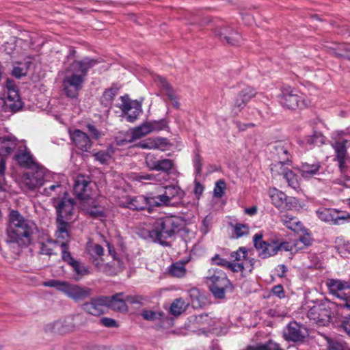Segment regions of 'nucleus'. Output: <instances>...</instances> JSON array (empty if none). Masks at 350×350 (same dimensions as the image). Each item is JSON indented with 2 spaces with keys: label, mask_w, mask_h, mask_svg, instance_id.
I'll return each mask as SVG.
<instances>
[{
  "label": "nucleus",
  "mask_w": 350,
  "mask_h": 350,
  "mask_svg": "<svg viewBox=\"0 0 350 350\" xmlns=\"http://www.w3.org/2000/svg\"><path fill=\"white\" fill-rule=\"evenodd\" d=\"M55 206L57 210V221H67L70 223L74 216V201L72 199L65 196L62 199L55 202Z\"/></svg>",
  "instance_id": "nucleus-14"
},
{
  "label": "nucleus",
  "mask_w": 350,
  "mask_h": 350,
  "mask_svg": "<svg viewBox=\"0 0 350 350\" xmlns=\"http://www.w3.org/2000/svg\"><path fill=\"white\" fill-rule=\"evenodd\" d=\"M308 335L306 327L296 321L290 322L283 329V337L288 342L302 343Z\"/></svg>",
  "instance_id": "nucleus-9"
},
{
  "label": "nucleus",
  "mask_w": 350,
  "mask_h": 350,
  "mask_svg": "<svg viewBox=\"0 0 350 350\" xmlns=\"http://www.w3.org/2000/svg\"><path fill=\"white\" fill-rule=\"evenodd\" d=\"M211 228V218L206 216L203 220L200 231L203 234H207Z\"/></svg>",
  "instance_id": "nucleus-63"
},
{
  "label": "nucleus",
  "mask_w": 350,
  "mask_h": 350,
  "mask_svg": "<svg viewBox=\"0 0 350 350\" xmlns=\"http://www.w3.org/2000/svg\"><path fill=\"white\" fill-rule=\"evenodd\" d=\"M212 262L215 265H221L225 267H229L232 269L231 262L221 258L219 255H215L212 258Z\"/></svg>",
  "instance_id": "nucleus-62"
},
{
  "label": "nucleus",
  "mask_w": 350,
  "mask_h": 350,
  "mask_svg": "<svg viewBox=\"0 0 350 350\" xmlns=\"http://www.w3.org/2000/svg\"><path fill=\"white\" fill-rule=\"evenodd\" d=\"M322 169L321 163L319 161H314L313 163H302L298 170L304 178L309 179L319 175Z\"/></svg>",
  "instance_id": "nucleus-26"
},
{
  "label": "nucleus",
  "mask_w": 350,
  "mask_h": 350,
  "mask_svg": "<svg viewBox=\"0 0 350 350\" xmlns=\"http://www.w3.org/2000/svg\"><path fill=\"white\" fill-rule=\"evenodd\" d=\"M284 224L289 229L299 232L301 230L302 225L299 221L297 220V218L290 215H284L282 219Z\"/></svg>",
  "instance_id": "nucleus-42"
},
{
  "label": "nucleus",
  "mask_w": 350,
  "mask_h": 350,
  "mask_svg": "<svg viewBox=\"0 0 350 350\" xmlns=\"http://www.w3.org/2000/svg\"><path fill=\"white\" fill-rule=\"evenodd\" d=\"M97 61L84 58L81 61L72 62L65 72L62 81V87L66 95L70 98L77 96L85 82L90 68L94 66Z\"/></svg>",
  "instance_id": "nucleus-2"
},
{
  "label": "nucleus",
  "mask_w": 350,
  "mask_h": 350,
  "mask_svg": "<svg viewBox=\"0 0 350 350\" xmlns=\"http://www.w3.org/2000/svg\"><path fill=\"white\" fill-rule=\"evenodd\" d=\"M276 243V254L280 251H285L290 252L291 253H294V247L293 245V242L288 241H279L278 239H275Z\"/></svg>",
  "instance_id": "nucleus-51"
},
{
  "label": "nucleus",
  "mask_w": 350,
  "mask_h": 350,
  "mask_svg": "<svg viewBox=\"0 0 350 350\" xmlns=\"http://www.w3.org/2000/svg\"><path fill=\"white\" fill-rule=\"evenodd\" d=\"M194 322L202 332L211 330L215 324V321L206 314L196 316Z\"/></svg>",
  "instance_id": "nucleus-38"
},
{
  "label": "nucleus",
  "mask_w": 350,
  "mask_h": 350,
  "mask_svg": "<svg viewBox=\"0 0 350 350\" xmlns=\"http://www.w3.org/2000/svg\"><path fill=\"white\" fill-rule=\"evenodd\" d=\"M116 94L117 91L114 89H108L105 90L101 98L102 103L106 106L110 105L113 100Z\"/></svg>",
  "instance_id": "nucleus-52"
},
{
  "label": "nucleus",
  "mask_w": 350,
  "mask_h": 350,
  "mask_svg": "<svg viewBox=\"0 0 350 350\" xmlns=\"http://www.w3.org/2000/svg\"><path fill=\"white\" fill-rule=\"evenodd\" d=\"M69 223L67 221H57V230L55 232L56 240L57 245L62 248V243H65V250L68 251V242L70 241V235L68 232V225Z\"/></svg>",
  "instance_id": "nucleus-27"
},
{
  "label": "nucleus",
  "mask_w": 350,
  "mask_h": 350,
  "mask_svg": "<svg viewBox=\"0 0 350 350\" xmlns=\"http://www.w3.org/2000/svg\"><path fill=\"white\" fill-rule=\"evenodd\" d=\"M63 293L75 301L83 300L90 295V289L66 282Z\"/></svg>",
  "instance_id": "nucleus-21"
},
{
  "label": "nucleus",
  "mask_w": 350,
  "mask_h": 350,
  "mask_svg": "<svg viewBox=\"0 0 350 350\" xmlns=\"http://www.w3.org/2000/svg\"><path fill=\"white\" fill-rule=\"evenodd\" d=\"M82 207L83 211L93 218L100 219L105 216L104 209L95 200L83 202Z\"/></svg>",
  "instance_id": "nucleus-28"
},
{
  "label": "nucleus",
  "mask_w": 350,
  "mask_h": 350,
  "mask_svg": "<svg viewBox=\"0 0 350 350\" xmlns=\"http://www.w3.org/2000/svg\"><path fill=\"white\" fill-rule=\"evenodd\" d=\"M150 133H152L151 129L149 126L148 122H146L142 124V125H140L137 127H135V129H133L131 131V138L129 139L124 140L122 142H118V144L123 145L124 142H132L133 141H135L138 139H140V138L147 135L148 134H149Z\"/></svg>",
  "instance_id": "nucleus-34"
},
{
  "label": "nucleus",
  "mask_w": 350,
  "mask_h": 350,
  "mask_svg": "<svg viewBox=\"0 0 350 350\" xmlns=\"http://www.w3.org/2000/svg\"><path fill=\"white\" fill-rule=\"evenodd\" d=\"M226 183L223 180H219L215 183V185L213 190V196L215 198H220L224 194V191L226 189Z\"/></svg>",
  "instance_id": "nucleus-53"
},
{
  "label": "nucleus",
  "mask_w": 350,
  "mask_h": 350,
  "mask_svg": "<svg viewBox=\"0 0 350 350\" xmlns=\"http://www.w3.org/2000/svg\"><path fill=\"white\" fill-rule=\"evenodd\" d=\"M253 243L258 256L262 258H267L276 255L275 239L263 240L262 232H258L253 237Z\"/></svg>",
  "instance_id": "nucleus-10"
},
{
  "label": "nucleus",
  "mask_w": 350,
  "mask_h": 350,
  "mask_svg": "<svg viewBox=\"0 0 350 350\" xmlns=\"http://www.w3.org/2000/svg\"><path fill=\"white\" fill-rule=\"evenodd\" d=\"M30 170L23 175V183L28 189L32 190L43 185L46 170L39 165Z\"/></svg>",
  "instance_id": "nucleus-13"
},
{
  "label": "nucleus",
  "mask_w": 350,
  "mask_h": 350,
  "mask_svg": "<svg viewBox=\"0 0 350 350\" xmlns=\"http://www.w3.org/2000/svg\"><path fill=\"white\" fill-rule=\"evenodd\" d=\"M122 103L119 108L122 110L126 120L130 122H135L142 113V105L137 100H131L127 96L120 97Z\"/></svg>",
  "instance_id": "nucleus-12"
},
{
  "label": "nucleus",
  "mask_w": 350,
  "mask_h": 350,
  "mask_svg": "<svg viewBox=\"0 0 350 350\" xmlns=\"http://www.w3.org/2000/svg\"><path fill=\"white\" fill-rule=\"evenodd\" d=\"M169 273L177 278H182L186 275L187 270L185 263L177 262L172 264L168 269Z\"/></svg>",
  "instance_id": "nucleus-43"
},
{
  "label": "nucleus",
  "mask_w": 350,
  "mask_h": 350,
  "mask_svg": "<svg viewBox=\"0 0 350 350\" xmlns=\"http://www.w3.org/2000/svg\"><path fill=\"white\" fill-rule=\"evenodd\" d=\"M284 178L286 179L289 187L294 189H297L299 187L298 177L291 170L286 172Z\"/></svg>",
  "instance_id": "nucleus-48"
},
{
  "label": "nucleus",
  "mask_w": 350,
  "mask_h": 350,
  "mask_svg": "<svg viewBox=\"0 0 350 350\" xmlns=\"http://www.w3.org/2000/svg\"><path fill=\"white\" fill-rule=\"evenodd\" d=\"M152 197H146L144 196H126L124 201L120 202V205L127 207L132 210H150L155 206L152 203Z\"/></svg>",
  "instance_id": "nucleus-15"
},
{
  "label": "nucleus",
  "mask_w": 350,
  "mask_h": 350,
  "mask_svg": "<svg viewBox=\"0 0 350 350\" xmlns=\"http://www.w3.org/2000/svg\"><path fill=\"white\" fill-rule=\"evenodd\" d=\"M206 282L214 297L218 299H223L226 290L231 287L226 273L220 269L210 270Z\"/></svg>",
  "instance_id": "nucleus-4"
},
{
  "label": "nucleus",
  "mask_w": 350,
  "mask_h": 350,
  "mask_svg": "<svg viewBox=\"0 0 350 350\" xmlns=\"http://www.w3.org/2000/svg\"><path fill=\"white\" fill-rule=\"evenodd\" d=\"M37 232V225L33 220L25 217L18 211L10 212L7 228L8 242L16 243L21 247L27 246Z\"/></svg>",
  "instance_id": "nucleus-1"
},
{
  "label": "nucleus",
  "mask_w": 350,
  "mask_h": 350,
  "mask_svg": "<svg viewBox=\"0 0 350 350\" xmlns=\"http://www.w3.org/2000/svg\"><path fill=\"white\" fill-rule=\"evenodd\" d=\"M318 217L323 221L331 224H340V221L350 219V214L339 216L338 211L334 208H322L317 211Z\"/></svg>",
  "instance_id": "nucleus-22"
},
{
  "label": "nucleus",
  "mask_w": 350,
  "mask_h": 350,
  "mask_svg": "<svg viewBox=\"0 0 350 350\" xmlns=\"http://www.w3.org/2000/svg\"><path fill=\"white\" fill-rule=\"evenodd\" d=\"M272 204L277 208L282 210L284 206L286 195L276 188H272L269 191Z\"/></svg>",
  "instance_id": "nucleus-37"
},
{
  "label": "nucleus",
  "mask_w": 350,
  "mask_h": 350,
  "mask_svg": "<svg viewBox=\"0 0 350 350\" xmlns=\"http://www.w3.org/2000/svg\"><path fill=\"white\" fill-rule=\"evenodd\" d=\"M186 309V304L182 298L176 299L171 304L170 312L174 316H178Z\"/></svg>",
  "instance_id": "nucleus-44"
},
{
  "label": "nucleus",
  "mask_w": 350,
  "mask_h": 350,
  "mask_svg": "<svg viewBox=\"0 0 350 350\" xmlns=\"http://www.w3.org/2000/svg\"><path fill=\"white\" fill-rule=\"evenodd\" d=\"M3 98L5 107L12 111L19 110L22 107V101L14 82L10 79L6 81Z\"/></svg>",
  "instance_id": "nucleus-8"
},
{
  "label": "nucleus",
  "mask_w": 350,
  "mask_h": 350,
  "mask_svg": "<svg viewBox=\"0 0 350 350\" xmlns=\"http://www.w3.org/2000/svg\"><path fill=\"white\" fill-rule=\"evenodd\" d=\"M167 175H163L161 174H139L137 179L139 180H148L150 183H163L167 180Z\"/></svg>",
  "instance_id": "nucleus-41"
},
{
  "label": "nucleus",
  "mask_w": 350,
  "mask_h": 350,
  "mask_svg": "<svg viewBox=\"0 0 350 350\" xmlns=\"http://www.w3.org/2000/svg\"><path fill=\"white\" fill-rule=\"evenodd\" d=\"M167 139L163 137L148 138L140 142L137 146L142 149H162L167 145Z\"/></svg>",
  "instance_id": "nucleus-32"
},
{
  "label": "nucleus",
  "mask_w": 350,
  "mask_h": 350,
  "mask_svg": "<svg viewBox=\"0 0 350 350\" xmlns=\"http://www.w3.org/2000/svg\"><path fill=\"white\" fill-rule=\"evenodd\" d=\"M148 123L151 129V132L162 131L167 127V122L165 120L148 122Z\"/></svg>",
  "instance_id": "nucleus-55"
},
{
  "label": "nucleus",
  "mask_w": 350,
  "mask_h": 350,
  "mask_svg": "<svg viewBox=\"0 0 350 350\" xmlns=\"http://www.w3.org/2000/svg\"><path fill=\"white\" fill-rule=\"evenodd\" d=\"M255 350H283L279 344L269 340L265 344L258 345L255 347Z\"/></svg>",
  "instance_id": "nucleus-56"
},
{
  "label": "nucleus",
  "mask_w": 350,
  "mask_h": 350,
  "mask_svg": "<svg viewBox=\"0 0 350 350\" xmlns=\"http://www.w3.org/2000/svg\"><path fill=\"white\" fill-rule=\"evenodd\" d=\"M17 146V140L14 137H0V156L6 157L11 154Z\"/></svg>",
  "instance_id": "nucleus-33"
},
{
  "label": "nucleus",
  "mask_w": 350,
  "mask_h": 350,
  "mask_svg": "<svg viewBox=\"0 0 350 350\" xmlns=\"http://www.w3.org/2000/svg\"><path fill=\"white\" fill-rule=\"evenodd\" d=\"M232 227L234 236L237 239L246 236L250 232V227L247 224L238 223Z\"/></svg>",
  "instance_id": "nucleus-47"
},
{
  "label": "nucleus",
  "mask_w": 350,
  "mask_h": 350,
  "mask_svg": "<svg viewBox=\"0 0 350 350\" xmlns=\"http://www.w3.org/2000/svg\"><path fill=\"white\" fill-rule=\"evenodd\" d=\"M107 245L108 247L109 254L113 258V266L115 267V270L113 271L112 273H115L116 271H118L122 268V262L120 258L117 256L113 247L111 245V244L109 243H107Z\"/></svg>",
  "instance_id": "nucleus-50"
},
{
  "label": "nucleus",
  "mask_w": 350,
  "mask_h": 350,
  "mask_svg": "<svg viewBox=\"0 0 350 350\" xmlns=\"http://www.w3.org/2000/svg\"><path fill=\"white\" fill-rule=\"evenodd\" d=\"M347 139L342 138L334 139L331 142V146L335 153V160L338 163L339 169L342 172H345L347 164L350 162V157L347 154Z\"/></svg>",
  "instance_id": "nucleus-11"
},
{
  "label": "nucleus",
  "mask_w": 350,
  "mask_h": 350,
  "mask_svg": "<svg viewBox=\"0 0 350 350\" xmlns=\"http://www.w3.org/2000/svg\"><path fill=\"white\" fill-rule=\"evenodd\" d=\"M247 251L245 247H240L236 252L231 254V257L235 262H231L232 270L234 272L243 270H252L253 266L251 260L247 259Z\"/></svg>",
  "instance_id": "nucleus-18"
},
{
  "label": "nucleus",
  "mask_w": 350,
  "mask_h": 350,
  "mask_svg": "<svg viewBox=\"0 0 350 350\" xmlns=\"http://www.w3.org/2000/svg\"><path fill=\"white\" fill-rule=\"evenodd\" d=\"M154 81L158 86L162 88L165 94L168 96L169 99L171 100L172 105L175 108L178 109L179 107L178 100L176 96V94L173 88L167 83L165 79L163 78L161 76L157 75L154 77Z\"/></svg>",
  "instance_id": "nucleus-30"
},
{
  "label": "nucleus",
  "mask_w": 350,
  "mask_h": 350,
  "mask_svg": "<svg viewBox=\"0 0 350 350\" xmlns=\"http://www.w3.org/2000/svg\"><path fill=\"white\" fill-rule=\"evenodd\" d=\"M86 250L90 256L92 263L98 269H101L104 250L102 246L97 243L89 242L87 244Z\"/></svg>",
  "instance_id": "nucleus-29"
},
{
  "label": "nucleus",
  "mask_w": 350,
  "mask_h": 350,
  "mask_svg": "<svg viewBox=\"0 0 350 350\" xmlns=\"http://www.w3.org/2000/svg\"><path fill=\"white\" fill-rule=\"evenodd\" d=\"M45 331L57 334L71 333L76 330V325L71 318L59 319L45 325Z\"/></svg>",
  "instance_id": "nucleus-17"
},
{
  "label": "nucleus",
  "mask_w": 350,
  "mask_h": 350,
  "mask_svg": "<svg viewBox=\"0 0 350 350\" xmlns=\"http://www.w3.org/2000/svg\"><path fill=\"white\" fill-rule=\"evenodd\" d=\"M174 163L171 159H164L159 160L157 165V171H162L164 172H168L173 167Z\"/></svg>",
  "instance_id": "nucleus-54"
},
{
  "label": "nucleus",
  "mask_w": 350,
  "mask_h": 350,
  "mask_svg": "<svg viewBox=\"0 0 350 350\" xmlns=\"http://www.w3.org/2000/svg\"><path fill=\"white\" fill-rule=\"evenodd\" d=\"M91 185L92 183L88 176L83 175L77 176L74 185V192L77 197L83 202L92 199Z\"/></svg>",
  "instance_id": "nucleus-16"
},
{
  "label": "nucleus",
  "mask_w": 350,
  "mask_h": 350,
  "mask_svg": "<svg viewBox=\"0 0 350 350\" xmlns=\"http://www.w3.org/2000/svg\"><path fill=\"white\" fill-rule=\"evenodd\" d=\"M123 293H117L111 297H108L107 308H110L114 310L126 311L127 309L125 300L122 298Z\"/></svg>",
  "instance_id": "nucleus-36"
},
{
  "label": "nucleus",
  "mask_w": 350,
  "mask_h": 350,
  "mask_svg": "<svg viewBox=\"0 0 350 350\" xmlns=\"http://www.w3.org/2000/svg\"><path fill=\"white\" fill-rule=\"evenodd\" d=\"M217 35L220 39L224 40L230 45H237L240 43L241 40V35L237 32L229 27H223L220 29Z\"/></svg>",
  "instance_id": "nucleus-31"
},
{
  "label": "nucleus",
  "mask_w": 350,
  "mask_h": 350,
  "mask_svg": "<svg viewBox=\"0 0 350 350\" xmlns=\"http://www.w3.org/2000/svg\"><path fill=\"white\" fill-rule=\"evenodd\" d=\"M17 46V42L15 41H11L6 42L4 46V51L5 52L10 55H12L14 57L16 56V54L18 53V51L16 49Z\"/></svg>",
  "instance_id": "nucleus-59"
},
{
  "label": "nucleus",
  "mask_w": 350,
  "mask_h": 350,
  "mask_svg": "<svg viewBox=\"0 0 350 350\" xmlns=\"http://www.w3.org/2000/svg\"><path fill=\"white\" fill-rule=\"evenodd\" d=\"M179 219L174 216L159 218L154 221L153 229L150 232V234L154 237L161 244H163V239L174 234L179 226Z\"/></svg>",
  "instance_id": "nucleus-3"
},
{
  "label": "nucleus",
  "mask_w": 350,
  "mask_h": 350,
  "mask_svg": "<svg viewBox=\"0 0 350 350\" xmlns=\"http://www.w3.org/2000/svg\"><path fill=\"white\" fill-rule=\"evenodd\" d=\"M326 284L330 293L340 299H342L350 291V282L348 281L329 279Z\"/></svg>",
  "instance_id": "nucleus-20"
},
{
  "label": "nucleus",
  "mask_w": 350,
  "mask_h": 350,
  "mask_svg": "<svg viewBox=\"0 0 350 350\" xmlns=\"http://www.w3.org/2000/svg\"><path fill=\"white\" fill-rule=\"evenodd\" d=\"M290 165V160L289 158H284V160H281L274 164L271 165V170L273 175H283L285 176L286 172H287L290 169L288 166Z\"/></svg>",
  "instance_id": "nucleus-40"
},
{
  "label": "nucleus",
  "mask_w": 350,
  "mask_h": 350,
  "mask_svg": "<svg viewBox=\"0 0 350 350\" xmlns=\"http://www.w3.org/2000/svg\"><path fill=\"white\" fill-rule=\"evenodd\" d=\"M280 104L290 109L304 108L309 105L305 95L291 87H284L279 96Z\"/></svg>",
  "instance_id": "nucleus-5"
},
{
  "label": "nucleus",
  "mask_w": 350,
  "mask_h": 350,
  "mask_svg": "<svg viewBox=\"0 0 350 350\" xmlns=\"http://www.w3.org/2000/svg\"><path fill=\"white\" fill-rule=\"evenodd\" d=\"M70 137L74 144L81 150L87 152L92 147V142L86 133L79 129L69 131Z\"/></svg>",
  "instance_id": "nucleus-24"
},
{
  "label": "nucleus",
  "mask_w": 350,
  "mask_h": 350,
  "mask_svg": "<svg viewBox=\"0 0 350 350\" xmlns=\"http://www.w3.org/2000/svg\"><path fill=\"white\" fill-rule=\"evenodd\" d=\"M113 153V151L111 149H108L95 153L94 157L100 164L105 165L111 160Z\"/></svg>",
  "instance_id": "nucleus-45"
},
{
  "label": "nucleus",
  "mask_w": 350,
  "mask_h": 350,
  "mask_svg": "<svg viewBox=\"0 0 350 350\" xmlns=\"http://www.w3.org/2000/svg\"><path fill=\"white\" fill-rule=\"evenodd\" d=\"M300 231L303 232V234L299 236V239L300 241L306 247L310 246L313 243V239L312 238L310 232L305 228H302Z\"/></svg>",
  "instance_id": "nucleus-57"
},
{
  "label": "nucleus",
  "mask_w": 350,
  "mask_h": 350,
  "mask_svg": "<svg viewBox=\"0 0 350 350\" xmlns=\"http://www.w3.org/2000/svg\"><path fill=\"white\" fill-rule=\"evenodd\" d=\"M164 314H165L162 311H153L151 310H144L141 313L144 319L150 321L163 319Z\"/></svg>",
  "instance_id": "nucleus-46"
},
{
  "label": "nucleus",
  "mask_w": 350,
  "mask_h": 350,
  "mask_svg": "<svg viewBox=\"0 0 350 350\" xmlns=\"http://www.w3.org/2000/svg\"><path fill=\"white\" fill-rule=\"evenodd\" d=\"M256 91L251 87L243 89L239 94L234 103V106L239 109H242L245 104L256 95Z\"/></svg>",
  "instance_id": "nucleus-35"
},
{
  "label": "nucleus",
  "mask_w": 350,
  "mask_h": 350,
  "mask_svg": "<svg viewBox=\"0 0 350 350\" xmlns=\"http://www.w3.org/2000/svg\"><path fill=\"white\" fill-rule=\"evenodd\" d=\"M17 163L24 167L31 169L38 165L25 145L18 146L17 153L15 155Z\"/></svg>",
  "instance_id": "nucleus-23"
},
{
  "label": "nucleus",
  "mask_w": 350,
  "mask_h": 350,
  "mask_svg": "<svg viewBox=\"0 0 350 350\" xmlns=\"http://www.w3.org/2000/svg\"><path fill=\"white\" fill-rule=\"evenodd\" d=\"M275 151L281 160H284V158L286 159L288 158V151L286 147L282 144H278L275 146Z\"/></svg>",
  "instance_id": "nucleus-61"
},
{
  "label": "nucleus",
  "mask_w": 350,
  "mask_h": 350,
  "mask_svg": "<svg viewBox=\"0 0 350 350\" xmlns=\"http://www.w3.org/2000/svg\"><path fill=\"white\" fill-rule=\"evenodd\" d=\"M284 204L282 211L298 210L301 208L299 201L295 197L286 196Z\"/></svg>",
  "instance_id": "nucleus-49"
},
{
  "label": "nucleus",
  "mask_w": 350,
  "mask_h": 350,
  "mask_svg": "<svg viewBox=\"0 0 350 350\" xmlns=\"http://www.w3.org/2000/svg\"><path fill=\"white\" fill-rule=\"evenodd\" d=\"M40 251L39 253L42 255L51 256L56 254V250L58 247L57 242H55L51 239H46L42 241L39 243Z\"/></svg>",
  "instance_id": "nucleus-39"
},
{
  "label": "nucleus",
  "mask_w": 350,
  "mask_h": 350,
  "mask_svg": "<svg viewBox=\"0 0 350 350\" xmlns=\"http://www.w3.org/2000/svg\"><path fill=\"white\" fill-rule=\"evenodd\" d=\"M66 282L60 281L57 280H50L49 281H46L43 283L44 286L48 287H53L55 288L57 291L63 292L64 288L66 285Z\"/></svg>",
  "instance_id": "nucleus-58"
},
{
  "label": "nucleus",
  "mask_w": 350,
  "mask_h": 350,
  "mask_svg": "<svg viewBox=\"0 0 350 350\" xmlns=\"http://www.w3.org/2000/svg\"><path fill=\"white\" fill-rule=\"evenodd\" d=\"M185 192L178 186H168L161 194L153 196L152 200L155 206H176L181 202Z\"/></svg>",
  "instance_id": "nucleus-6"
},
{
  "label": "nucleus",
  "mask_w": 350,
  "mask_h": 350,
  "mask_svg": "<svg viewBox=\"0 0 350 350\" xmlns=\"http://www.w3.org/2000/svg\"><path fill=\"white\" fill-rule=\"evenodd\" d=\"M327 349L328 350H343L342 345L332 339H327Z\"/></svg>",
  "instance_id": "nucleus-64"
},
{
  "label": "nucleus",
  "mask_w": 350,
  "mask_h": 350,
  "mask_svg": "<svg viewBox=\"0 0 350 350\" xmlns=\"http://www.w3.org/2000/svg\"><path fill=\"white\" fill-rule=\"evenodd\" d=\"M330 303H324L314 306L308 312V317L312 323L319 326L328 325L331 320L332 310Z\"/></svg>",
  "instance_id": "nucleus-7"
},
{
  "label": "nucleus",
  "mask_w": 350,
  "mask_h": 350,
  "mask_svg": "<svg viewBox=\"0 0 350 350\" xmlns=\"http://www.w3.org/2000/svg\"><path fill=\"white\" fill-rule=\"evenodd\" d=\"M159 160H157L154 154H148L146 157V163L147 167L152 170H156L159 164Z\"/></svg>",
  "instance_id": "nucleus-60"
},
{
  "label": "nucleus",
  "mask_w": 350,
  "mask_h": 350,
  "mask_svg": "<svg viewBox=\"0 0 350 350\" xmlns=\"http://www.w3.org/2000/svg\"><path fill=\"white\" fill-rule=\"evenodd\" d=\"M65 243L62 245V260L69 264L77 275L82 276L88 274L90 273L88 267L75 260L70 252L65 250Z\"/></svg>",
  "instance_id": "nucleus-25"
},
{
  "label": "nucleus",
  "mask_w": 350,
  "mask_h": 350,
  "mask_svg": "<svg viewBox=\"0 0 350 350\" xmlns=\"http://www.w3.org/2000/svg\"><path fill=\"white\" fill-rule=\"evenodd\" d=\"M108 297L100 296L96 298L90 299L83 304L82 308L86 312L94 315L99 316L105 312L107 308V303H108Z\"/></svg>",
  "instance_id": "nucleus-19"
}]
</instances>
